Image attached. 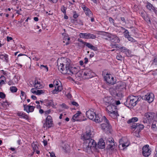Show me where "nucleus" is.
<instances>
[{
	"mask_svg": "<svg viewBox=\"0 0 157 157\" xmlns=\"http://www.w3.org/2000/svg\"><path fill=\"white\" fill-rule=\"evenodd\" d=\"M10 90L12 92L15 93L17 91V89L16 86H12L10 87Z\"/></svg>",
	"mask_w": 157,
	"mask_h": 157,
	"instance_id": "obj_35",
	"label": "nucleus"
},
{
	"mask_svg": "<svg viewBox=\"0 0 157 157\" xmlns=\"http://www.w3.org/2000/svg\"><path fill=\"white\" fill-rule=\"evenodd\" d=\"M58 84H56V85L57 87L56 86V89L58 90V91L60 92L63 89V87L62 86H58Z\"/></svg>",
	"mask_w": 157,
	"mask_h": 157,
	"instance_id": "obj_40",
	"label": "nucleus"
},
{
	"mask_svg": "<svg viewBox=\"0 0 157 157\" xmlns=\"http://www.w3.org/2000/svg\"><path fill=\"white\" fill-rule=\"evenodd\" d=\"M44 93V91L42 90H37L36 94L40 95Z\"/></svg>",
	"mask_w": 157,
	"mask_h": 157,
	"instance_id": "obj_38",
	"label": "nucleus"
},
{
	"mask_svg": "<svg viewBox=\"0 0 157 157\" xmlns=\"http://www.w3.org/2000/svg\"><path fill=\"white\" fill-rule=\"evenodd\" d=\"M43 142L44 146H46L48 144V142L47 140H44Z\"/></svg>",
	"mask_w": 157,
	"mask_h": 157,
	"instance_id": "obj_62",
	"label": "nucleus"
},
{
	"mask_svg": "<svg viewBox=\"0 0 157 157\" xmlns=\"http://www.w3.org/2000/svg\"><path fill=\"white\" fill-rule=\"evenodd\" d=\"M17 115L23 118L26 119H28L29 118L28 116L27 115L21 112L18 113Z\"/></svg>",
	"mask_w": 157,
	"mask_h": 157,
	"instance_id": "obj_32",
	"label": "nucleus"
},
{
	"mask_svg": "<svg viewBox=\"0 0 157 157\" xmlns=\"http://www.w3.org/2000/svg\"><path fill=\"white\" fill-rule=\"evenodd\" d=\"M109 21L110 22L114 23V20L111 17H109Z\"/></svg>",
	"mask_w": 157,
	"mask_h": 157,
	"instance_id": "obj_57",
	"label": "nucleus"
},
{
	"mask_svg": "<svg viewBox=\"0 0 157 157\" xmlns=\"http://www.w3.org/2000/svg\"><path fill=\"white\" fill-rule=\"evenodd\" d=\"M52 93L53 94H58L59 92L58 90L56 89V86H55V89L52 91Z\"/></svg>",
	"mask_w": 157,
	"mask_h": 157,
	"instance_id": "obj_44",
	"label": "nucleus"
},
{
	"mask_svg": "<svg viewBox=\"0 0 157 157\" xmlns=\"http://www.w3.org/2000/svg\"><path fill=\"white\" fill-rule=\"evenodd\" d=\"M77 75L79 77H81L82 76V75H83V71H78L77 73Z\"/></svg>",
	"mask_w": 157,
	"mask_h": 157,
	"instance_id": "obj_41",
	"label": "nucleus"
},
{
	"mask_svg": "<svg viewBox=\"0 0 157 157\" xmlns=\"http://www.w3.org/2000/svg\"><path fill=\"white\" fill-rule=\"evenodd\" d=\"M86 45L88 48H90V49L93 50L94 51H96L97 50V48L96 47H94L91 44L88 43L86 42V43H85Z\"/></svg>",
	"mask_w": 157,
	"mask_h": 157,
	"instance_id": "obj_30",
	"label": "nucleus"
},
{
	"mask_svg": "<svg viewBox=\"0 0 157 157\" xmlns=\"http://www.w3.org/2000/svg\"><path fill=\"white\" fill-rule=\"evenodd\" d=\"M32 146L33 147V150H34V151H35V150H36V149L38 148V147L37 145L33 143H32Z\"/></svg>",
	"mask_w": 157,
	"mask_h": 157,
	"instance_id": "obj_43",
	"label": "nucleus"
},
{
	"mask_svg": "<svg viewBox=\"0 0 157 157\" xmlns=\"http://www.w3.org/2000/svg\"><path fill=\"white\" fill-rule=\"evenodd\" d=\"M151 128L154 130H155L156 129L157 127L156 126L155 124H152L151 125Z\"/></svg>",
	"mask_w": 157,
	"mask_h": 157,
	"instance_id": "obj_50",
	"label": "nucleus"
},
{
	"mask_svg": "<svg viewBox=\"0 0 157 157\" xmlns=\"http://www.w3.org/2000/svg\"><path fill=\"white\" fill-rule=\"evenodd\" d=\"M151 62L152 67L156 70H157V56L154 57L153 59Z\"/></svg>",
	"mask_w": 157,
	"mask_h": 157,
	"instance_id": "obj_25",
	"label": "nucleus"
},
{
	"mask_svg": "<svg viewBox=\"0 0 157 157\" xmlns=\"http://www.w3.org/2000/svg\"><path fill=\"white\" fill-rule=\"evenodd\" d=\"M148 147L149 145H146L142 148V153L143 155L145 156H148L150 154V151Z\"/></svg>",
	"mask_w": 157,
	"mask_h": 157,
	"instance_id": "obj_15",
	"label": "nucleus"
},
{
	"mask_svg": "<svg viewBox=\"0 0 157 157\" xmlns=\"http://www.w3.org/2000/svg\"><path fill=\"white\" fill-rule=\"evenodd\" d=\"M133 128H134V130H135L136 129H137V130H138V132H140L141 130L143 129L144 128V126L141 124H140L139 123H138V124H136L135 125H134V126L132 125Z\"/></svg>",
	"mask_w": 157,
	"mask_h": 157,
	"instance_id": "obj_23",
	"label": "nucleus"
},
{
	"mask_svg": "<svg viewBox=\"0 0 157 157\" xmlns=\"http://www.w3.org/2000/svg\"><path fill=\"white\" fill-rule=\"evenodd\" d=\"M138 121V118L136 117H134L132 118L131 119H129L127 121V123L128 124H130L131 128L132 129H134V128H133L134 126L132 125H135L136 124H138V123H136L135 122Z\"/></svg>",
	"mask_w": 157,
	"mask_h": 157,
	"instance_id": "obj_17",
	"label": "nucleus"
},
{
	"mask_svg": "<svg viewBox=\"0 0 157 157\" xmlns=\"http://www.w3.org/2000/svg\"><path fill=\"white\" fill-rule=\"evenodd\" d=\"M45 101L48 104V106H51L54 108H55V105L52 100H49L48 99H46Z\"/></svg>",
	"mask_w": 157,
	"mask_h": 157,
	"instance_id": "obj_28",
	"label": "nucleus"
},
{
	"mask_svg": "<svg viewBox=\"0 0 157 157\" xmlns=\"http://www.w3.org/2000/svg\"><path fill=\"white\" fill-rule=\"evenodd\" d=\"M117 47L119 48L120 49V51L121 52H123L125 53V54H126L127 52L128 51V49L125 48V47H119V46H117Z\"/></svg>",
	"mask_w": 157,
	"mask_h": 157,
	"instance_id": "obj_34",
	"label": "nucleus"
},
{
	"mask_svg": "<svg viewBox=\"0 0 157 157\" xmlns=\"http://www.w3.org/2000/svg\"><path fill=\"white\" fill-rule=\"evenodd\" d=\"M128 39L129 41H131L132 42H135L136 41V40L130 36Z\"/></svg>",
	"mask_w": 157,
	"mask_h": 157,
	"instance_id": "obj_51",
	"label": "nucleus"
},
{
	"mask_svg": "<svg viewBox=\"0 0 157 157\" xmlns=\"http://www.w3.org/2000/svg\"><path fill=\"white\" fill-rule=\"evenodd\" d=\"M67 9V8L66 7H65L64 6H63L61 8V11L64 14V15L66 14V10Z\"/></svg>",
	"mask_w": 157,
	"mask_h": 157,
	"instance_id": "obj_39",
	"label": "nucleus"
},
{
	"mask_svg": "<svg viewBox=\"0 0 157 157\" xmlns=\"http://www.w3.org/2000/svg\"><path fill=\"white\" fill-rule=\"evenodd\" d=\"M67 59H69L68 58H63V62L61 63H59L58 61H57V65H58V68L59 70L62 74H64V73H63L62 71H63L64 69H67V70H68V67H66V65H64L65 63L66 64V63H67V62L69 61H68Z\"/></svg>",
	"mask_w": 157,
	"mask_h": 157,
	"instance_id": "obj_6",
	"label": "nucleus"
},
{
	"mask_svg": "<svg viewBox=\"0 0 157 157\" xmlns=\"http://www.w3.org/2000/svg\"><path fill=\"white\" fill-rule=\"evenodd\" d=\"M24 110L28 113L33 112L34 109L35 107L31 105H24Z\"/></svg>",
	"mask_w": 157,
	"mask_h": 157,
	"instance_id": "obj_20",
	"label": "nucleus"
},
{
	"mask_svg": "<svg viewBox=\"0 0 157 157\" xmlns=\"http://www.w3.org/2000/svg\"><path fill=\"white\" fill-rule=\"evenodd\" d=\"M116 109L117 106L111 104L108 105L106 108V110L108 113L113 112V111H117Z\"/></svg>",
	"mask_w": 157,
	"mask_h": 157,
	"instance_id": "obj_18",
	"label": "nucleus"
},
{
	"mask_svg": "<svg viewBox=\"0 0 157 157\" xmlns=\"http://www.w3.org/2000/svg\"><path fill=\"white\" fill-rule=\"evenodd\" d=\"M78 41H79V42H81V43H82L83 44L85 45L86 44L85 43H86V42H84V41H83L81 39H78Z\"/></svg>",
	"mask_w": 157,
	"mask_h": 157,
	"instance_id": "obj_55",
	"label": "nucleus"
},
{
	"mask_svg": "<svg viewBox=\"0 0 157 157\" xmlns=\"http://www.w3.org/2000/svg\"><path fill=\"white\" fill-rule=\"evenodd\" d=\"M104 78L105 80L108 83L112 85L115 83V82L113 77L110 75L107 74L106 76H105Z\"/></svg>",
	"mask_w": 157,
	"mask_h": 157,
	"instance_id": "obj_12",
	"label": "nucleus"
},
{
	"mask_svg": "<svg viewBox=\"0 0 157 157\" xmlns=\"http://www.w3.org/2000/svg\"><path fill=\"white\" fill-rule=\"evenodd\" d=\"M83 76H85V78L86 79H89L93 77L92 71L89 68L85 69L83 70Z\"/></svg>",
	"mask_w": 157,
	"mask_h": 157,
	"instance_id": "obj_11",
	"label": "nucleus"
},
{
	"mask_svg": "<svg viewBox=\"0 0 157 157\" xmlns=\"http://www.w3.org/2000/svg\"><path fill=\"white\" fill-rule=\"evenodd\" d=\"M73 17L75 18H76L78 16V15L77 13L75 11L73 12Z\"/></svg>",
	"mask_w": 157,
	"mask_h": 157,
	"instance_id": "obj_48",
	"label": "nucleus"
},
{
	"mask_svg": "<svg viewBox=\"0 0 157 157\" xmlns=\"http://www.w3.org/2000/svg\"><path fill=\"white\" fill-rule=\"evenodd\" d=\"M61 106L62 107H63V108H65L66 109L68 108L67 106V105L65 104L64 103L62 104L61 105Z\"/></svg>",
	"mask_w": 157,
	"mask_h": 157,
	"instance_id": "obj_60",
	"label": "nucleus"
},
{
	"mask_svg": "<svg viewBox=\"0 0 157 157\" xmlns=\"http://www.w3.org/2000/svg\"><path fill=\"white\" fill-rule=\"evenodd\" d=\"M147 9L149 10H151L152 9H153V10H154L155 8L151 4L149 3H147Z\"/></svg>",
	"mask_w": 157,
	"mask_h": 157,
	"instance_id": "obj_36",
	"label": "nucleus"
},
{
	"mask_svg": "<svg viewBox=\"0 0 157 157\" xmlns=\"http://www.w3.org/2000/svg\"><path fill=\"white\" fill-rule=\"evenodd\" d=\"M86 133L82 134L81 139L84 141V150L88 151L92 147L96 146V143L95 141L91 139L93 136L90 128L86 127Z\"/></svg>",
	"mask_w": 157,
	"mask_h": 157,
	"instance_id": "obj_1",
	"label": "nucleus"
},
{
	"mask_svg": "<svg viewBox=\"0 0 157 157\" xmlns=\"http://www.w3.org/2000/svg\"><path fill=\"white\" fill-rule=\"evenodd\" d=\"M126 54L127 56H130L131 55V52L128 49Z\"/></svg>",
	"mask_w": 157,
	"mask_h": 157,
	"instance_id": "obj_53",
	"label": "nucleus"
},
{
	"mask_svg": "<svg viewBox=\"0 0 157 157\" xmlns=\"http://www.w3.org/2000/svg\"><path fill=\"white\" fill-rule=\"evenodd\" d=\"M51 112V110L50 109L48 110L47 111H45L44 112V113L45 115H48Z\"/></svg>",
	"mask_w": 157,
	"mask_h": 157,
	"instance_id": "obj_59",
	"label": "nucleus"
},
{
	"mask_svg": "<svg viewBox=\"0 0 157 157\" xmlns=\"http://www.w3.org/2000/svg\"><path fill=\"white\" fill-rule=\"evenodd\" d=\"M109 39V40L112 42H118L119 41L118 37L115 35H113L109 33H105Z\"/></svg>",
	"mask_w": 157,
	"mask_h": 157,
	"instance_id": "obj_9",
	"label": "nucleus"
},
{
	"mask_svg": "<svg viewBox=\"0 0 157 157\" xmlns=\"http://www.w3.org/2000/svg\"><path fill=\"white\" fill-rule=\"evenodd\" d=\"M103 121L106 123H103L101 124L102 129L106 132H110L109 130L111 129V126L109 124L108 120L105 116H104Z\"/></svg>",
	"mask_w": 157,
	"mask_h": 157,
	"instance_id": "obj_5",
	"label": "nucleus"
},
{
	"mask_svg": "<svg viewBox=\"0 0 157 157\" xmlns=\"http://www.w3.org/2000/svg\"><path fill=\"white\" fill-rule=\"evenodd\" d=\"M5 84L4 81L3 80H1L0 82V85L1 86L2 85Z\"/></svg>",
	"mask_w": 157,
	"mask_h": 157,
	"instance_id": "obj_64",
	"label": "nucleus"
},
{
	"mask_svg": "<svg viewBox=\"0 0 157 157\" xmlns=\"http://www.w3.org/2000/svg\"><path fill=\"white\" fill-rule=\"evenodd\" d=\"M154 98V95L152 93L147 94L145 96H143L141 97L142 99L147 100L149 103L153 101Z\"/></svg>",
	"mask_w": 157,
	"mask_h": 157,
	"instance_id": "obj_10",
	"label": "nucleus"
},
{
	"mask_svg": "<svg viewBox=\"0 0 157 157\" xmlns=\"http://www.w3.org/2000/svg\"><path fill=\"white\" fill-rule=\"evenodd\" d=\"M155 116V114L153 112H148L144 114V117L148 120L149 122L153 120Z\"/></svg>",
	"mask_w": 157,
	"mask_h": 157,
	"instance_id": "obj_16",
	"label": "nucleus"
},
{
	"mask_svg": "<svg viewBox=\"0 0 157 157\" xmlns=\"http://www.w3.org/2000/svg\"><path fill=\"white\" fill-rule=\"evenodd\" d=\"M85 13L87 16L90 17H91L93 15V13L89 9H87V10L85 12Z\"/></svg>",
	"mask_w": 157,
	"mask_h": 157,
	"instance_id": "obj_33",
	"label": "nucleus"
},
{
	"mask_svg": "<svg viewBox=\"0 0 157 157\" xmlns=\"http://www.w3.org/2000/svg\"><path fill=\"white\" fill-rule=\"evenodd\" d=\"M105 143L104 142V140L102 139H101L99 140L98 144L97 145L96 144V146L92 147H96L97 146L100 149H103L105 148Z\"/></svg>",
	"mask_w": 157,
	"mask_h": 157,
	"instance_id": "obj_19",
	"label": "nucleus"
},
{
	"mask_svg": "<svg viewBox=\"0 0 157 157\" xmlns=\"http://www.w3.org/2000/svg\"><path fill=\"white\" fill-rule=\"evenodd\" d=\"M116 58L117 59L120 60H121L123 57L121 55H118L117 56Z\"/></svg>",
	"mask_w": 157,
	"mask_h": 157,
	"instance_id": "obj_52",
	"label": "nucleus"
},
{
	"mask_svg": "<svg viewBox=\"0 0 157 157\" xmlns=\"http://www.w3.org/2000/svg\"><path fill=\"white\" fill-rule=\"evenodd\" d=\"M13 40V38L11 37H9L8 36L7 37V41H9L10 40Z\"/></svg>",
	"mask_w": 157,
	"mask_h": 157,
	"instance_id": "obj_61",
	"label": "nucleus"
},
{
	"mask_svg": "<svg viewBox=\"0 0 157 157\" xmlns=\"http://www.w3.org/2000/svg\"><path fill=\"white\" fill-rule=\"evenodd\" d=\"M115 86L117 87L119 91L120 92L122 90L125 88V86L124 83L121 82L118 83Z\"/></svg>",
	"mask_w": 157,
	"mask_h": 157,
	"instance_id": "obj_22",
	"label": "nucleus"
},
{
	"mask_svg": "<svg viewBox=\"0 0 157 157\" xmlns=\"http://www.w3.org/2000/svg\"><path fill=\"white\" fill-rule=\"evenodd\" d=\"M125 32V33L124 34L125 36L128 38L130 36L128 34L129 32L127 30H126Z\"/></svg>",
	"mask_w": 157,
	"mask_h": 157,
	"instance_id": "obj_45",
	"label": "nucleus"
},
{
	"mask_svg": "<svg viewBox=\"0 0 157 157\" xmlns=\"http://www.w3.org/2000/svg\"><path fill=\"white\" fill-rule=\"evenodd\" d=\"M37 90L35 88H33L31 89V92L33 94H36Z\"/></svg>",
	"mask_w": 157,
	"mask_h": 157,
	"instance_id": "obj_49",
	"label": "nucleus"
},
{
	"mask_svg": "<svg viewBox=\"0 0 157 157\" xmlns=\"http://www.w3.org/2000/svg\"><path fill=\"white\" fill-rule=\"evenodd\" d=\"M40 68L41 69H43L44 70H46V71H48V67L47 65H41Z\"/></svg>",
	"mask_w": 157,
	"mask_h": 157,
	"instance_id": "obj_37",
	"label": "nucleus"
},
{
	"mask_svg": "<svg viewBox=\"0 0 157 157\" xmlns=\"http://www.w3.org/2000/svg\"><path fill=\"white\" fill-rule=\"evenodd\" d=\"M81 113L80 111H78L77 113L75 114L72 118L71 120L73 122H75V121H81L78 119V118L79 115L81 114Z\"/></svg>",
	"mask_w": 157,
	"mask_h": 157,
	"instance_id": "obj_24",
	"label": "nucleus"
},
{
	"mask_svg": "<svg viewBox=\"0 0 157 157\" xmlns=\"http://www.w3.org/2000/svg\"><path fill=\"white\" fill-rule=\"evenodd\" d=\"M52 119V117L50 116H48L44 124V127H46L49 128L53 126V121Z\"/></svg>",
	"mask_w": 157,
	"mask_h": 157,
	"instance_id": "obj_8",
	"label": "nucleus"
},
{
	"mask_svg": "<svg viewBox=\"0 0 157 157\" xmlns=\"http://www.w3.org/2000/svg\"><path fill=\"white\" fill-rule=\"evenodd\" d=\"M67 97L69 98H71L72 97L71 94L70 93H68L67 95Z\"/></svg>",
	"mask_w": 157,
	"mask_h": 157,
	"instance_id": "obj_63",
	"label": "nucleus"
},
{
	"mask_svg": "<svg viewBox=\"0 0 157 157\" xmlns=\"http://www.w3.org/2000/svg\"><path fill=\"white\" fill-rule=\"evenodd\" d=\"M103 118L104 117H102L101 115L96 114L93 121L96 123H100L103 121Z\"/></svg>",
	"mask_w": 157,
	"mask_h": 157,
	"instance_id": "obj_21",
	"label": "nucleus"
},
{
	"mask_svg": "<svg viewBox=\"0 0 157 157\" xmlns=\"http://www.w3.org/2000/svg\"><path fill=\"white\" fill-rule=\"evenodd\" d=\"M82 7L85 13L87 11V9H89L84 5H82Z\"/></svg>",
	"mask_w": 157,
	"mask_h": 157,
	"instance_id": "obj_47",
	"label": "nucleus"
},
{
	"mask_svg": "<svg viewBox=\"0 0 157 157\" xmlns=\"http://www.w3.org/2000/svg\"><path fill=\"white\" fill-rule=\"evenodd\" d=\"M34 86L36 89H39L41 88V85H40V82H39L35 80V83L34 85Z\"/></svg>",
	"mask_w": 157,
	"mask_h": 157,
	"instance_id": "obj_31",
	"label": "nucleus"
},
{
	"mask_svg": "<svg viewBox=\"0 0 157 157\" xmlns=\"http://www.w3.org/2000/svg\"><path fill=\"white\" fill-rule=\"evenodd\" d=\"M49 153L50 154L51 157H56L54 152H52L51 153L49 152Z\"/></svg>",
	"mask_w": 157,
	"mask_h": 157,
	"instance_id": "obj_56",
	"label": "nucleus"
},
{
	"mask_svg": "<svg viewBox=\"0 0 157 157\" xmlns=\"http://www.w3.org/2000/svg\"><path fill=\"white\" fill-rule=\"evenodd\" d=\"M79 36L81 38L86 39L89 38L94 39L96 37L95 35L90 33L87 34L86 33H81L80 34Z\"/></svg>",
	"mask_w": 157,
	"mask_h": 157,
	"instance_id": "obj_13",
	"label": "nucleus"
},
{
	"mask_svg": "<svg viewBox=\"0 0 157 157\" xmlns=\"http://www.w3.org/2000/svg\"><path fill=\"white\" fill-rule=\"evenodd\" d=\"M127 98L128 100H130V104L134 106L136 105L138 102L141 99V97L140 96H134L131 95L128 97Z\"/></svg>",
	"mask_w": 157,
	"mask_h": 157,
	"instance_id": "obj_4",
	"label": "nucleus"
},
{
	"mask_svg": "<svg viewBox=\"0 0 157 157\" xmlns=\"http://www.w3.org/2000/svg\"><path fill=\"white\" fill-rule=\"evenodd\" d=\"M67 61H68L69 62H67V63H66V64L65 63L64 65H66V67H68V69L67 70L66 69H64L63 71V70L62 72L64 74H67L69 75H72L73 74H77V73L78 72V70H77L76 68V67H71V65L70 63V60L69 59H67Z\"/></svg>",
	"mask_w": 157,
	"mask_h": 157,
	"instance_id": "obj_2",
	"label": "nucleus"
},
{
	"mask_svg": "<svg viewBox=\"0 0 157 157\" xmlns=\"http://www.w3.org/2000/svg\"><path fill=\"white\" fill-rule=\"evenodd\" d=\"M6 97V95L5 94L2 92H0V98L2 99H4V98Z\"/></svg>",
	"mask_w": 157,
	"mask_h": 157,
	"instance_id": "obj_42",
	"label": "nucleus"
},
{
	"mask_svg": "<svg viewBox=\"0 0 157 157\" xmlns=\"http://www.w3.org/2000/svg\"><path fill=\"white\" fill-rule=\"evenodd\" d=\"M108 114L110 117L113 119H116L117 118V117L119 116L117 111H113V112L108 113Z\"/></svg>",
	"mask_w": 157,
	"mask_h": 157,
	"instance_id": "obj_26",
	"label": "nucleus"
},
{
	"mask_svg": "<svg viewBox=\"0 0 157 157\" xmlns=\"http://www.w3.org/2000/svg\"><path fill=\"white\" fill-rule=\"evenodd\" d=\"M25 56V59L26 61H27V64H29L30 65V67H31V59L29 57H28L27 56L25 55H22L21 54H20L18 55V56Z\"/></svg>",
	"mask_w": 157,
	"mask_h": 157,
	"instance_id": "obj_29",
	"label": "nucleus"
},
{
	"mask_svg": "<svg viewBox=\"0 0 157 157\" xmlns=\"http://www.w3.org/2000/svg\"><path fill=\"white\" fill-rule=\"evenodd\" d=\"M93 110V109H92L91 110H89L87 111L86 115L89 119L94 120L96 113Z\"/></svg>",
	"mask_w": 157,
	"mask_h": 157,
	"instance_id": "obj_14",
	"label": "nucleus"
},
{
	"mask_svg": "<svg viewBox=\"0 0 157 157\" xmlns=\"http://www.w3.org/2000/svg\"><path fill=\"white\" fill-rule=\"evenodd\" d=\"M114 141L113 139L112 138H109L106 140V144L107 145L106 148L107 149L112 150L114 148L115 145Z\"/></svg>",
	"mask_w": 157,
	"mask_h": 157,
	"instance_id": "obj_7",
	"label": "nucleus"
},
{
	"mask_svg": "<svg viewBox=\"0 0 157 157\" xmlns=\"http://www.w3.org/2000/svg\"><path fill=\"white\" fill-rule=\"evenodd\" d=\"M8 56L7 54H5L4 55V57H3V58L5 59L6 61V62H8Z\"/></svg>",
	"mask_w": 157,
	"mask_h": 157,
	"instance_id": "obj_46",
	"label": "nucleus"
},
{
	"mask_svg": "<svg viewBox=\"0 0 157 157\" xmlns=\"http://www.w3.org/2000/svg\"><path fill=\"white\" fill-rule=\"evenodd\" d=\"M21 96L23 97L24 96L25 97H25L26 96V95L25 93L23 91H21Z\"/></svg>",
	"mask_w": 157,
	"mask_h": 157,
	"instance_id": "obj_58",
	"label": "nucleus"
},
{
	"mask_svg": "<svg viewBox=\"0 0 157 157\" xmlns=\"http://www.w3.org/2000/svg\"><path fill=\"white\" fill-rule=\"evenodd\" d=\"M111 98L106 97H105L104 99V101L105 104L106 105H109L111 104L112 102L111 100H112Z\"/></svg>",
	"mask_w": 157,
	"mask_h": 157,
	"instance_id": "obj_27",
	"label": "nucleus"
},
{
	"mask_svg": "<svg viewBox=\"0 0 157 157\" xmlns=\"http://www.w3.org/2000/svg\"><path fill=\"white\" fill-rule=\"evenodd\" d=\"M71 103L73 105H75L76 106H78V103L75 101H72Z\"/></svg>",
	"mask_w": 157,
	"mask_h": 157,
	"instance_id": "obj_54",
	"label": "nucleus"
},
{
	"mask_svg": "<svg viewBox=\"0 0 157 157\" xmlns=\"http://www.w3.org/2000/svg\"><path fill=\"white\" fill-rule=\"evenodd\" d=\"M109 90L110 94L117 99L119 98L121 96V93L119 91L115 86L110 87Z\"/></svg>",
	"mask_w": 157,
	"mask_h": 157,
	"instance_id": "obj_3",
	"label": "nucleus"
}]
</instances>
